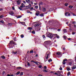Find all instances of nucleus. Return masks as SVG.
<instances>
[{
  "label": "nucleus",
  "instance_id": "nucleus-1",
  "mask_svg": "<svg viewBox=\"0 0 76 76\" xmlns=\"http://www.w3.org/2000/svg\"><path fill=\"white\" fill-rule=\"evenodd\" d=\"M54 35V34H52L50 33H48L46 34V37L50 38H52Z\"/></svg>",
  "mask_w": 76,
  "mask_h": 76
},
{
  "label": "nucleus",
  "instance_id": "nucleus-2",
  "mask_svg": "<svg viewBox=\"0 0 76 76\" xmlns=\"http://www.w3.org/2000/svg\"><path fill=\"white\" fill-rule=\"evenodd\" d=\"M50 41H45L44 43V44L45 45H47V44H49L50 43Z\"/></svg>",
  "mask_w": 76,
  "mask_h": 76
},
{
  "label": "nucleus",
  "instance_id": "nucleus-3",
  "mask_svg": "<svg viewBox=\"0 0 76 76\" xmlns=\"http://www.w3.org/2000/svg\"><path fill=\"white\" fill-rule=\"evenodd\" d=\"M20 2H21V0H18L17 1V4L19 5L20 4Z\"/></svg>",
  "mask_w": 76,
  "mask_h": 76
},
{
  "label": "nucleus",
  "instance_id": "nucleus-4",
  "mask_svg": "<svg viewBox=\"0 0 76 76\" xmlns=\"http://www.w3.org/2000/svg\"><path fill=\"white\" fill-rule=\"evenodd\" d=\"M49 53H50L49 51L46 52V55H47V57H45L46 58H48V57H49Z\"/></svg>",
  "mask_w": 76,
  "mask_h": 76
},
{
  "label": "nucleus",
  "instance_id": "nucleus-5",
  "mask_svg": "<svg viewBox=\"0 0 76 76\" xmlns=\"http://www.w3.org/2000/svg\"><path fill=\"white\" fill-rule=\"evenodd\" d=\"M69 60H70V62H69V64L70 66H72V65H73V64L72 63V59H69Z\"/></svg>",
  "mask_w": 76,
  "mask_h": 76
},
{
  "label": "nucleus",
  "instance_id": "nucleus-6",
  "mask_svg": "<svg viewBox=\"0 0 76 76\" xmlns=\"http://www.w3.org/2000/svg\"><path fill=\"white\" fill-rule=\"evenodd\" d=\"M67 60L66 59H65L63 60L62 62L63 64H66V61H67Z\"/></svg>",
  "mask_w": 76,
  "mask_h": 76
},
{
  "label": "nucleus",
  "instance_id": "nucleus-7",
  "mask_svg": "<svg viewBox=\"0 0 76 76\" xmlns=\"http://www.w3.org/2000/svg\"><path fill=\"white\" fill-rule=\"evenodd\" d=\"M10 44H15V45H16V43H15L14 42H13V40H12L11 41H10Z\"/></svg>",
  "mask_w": 76,
  "mask_h": 76
},
{
  "label": "nucleus",
  "instance_id": "nucleus-8",
  "mask_svg": "<svg viewBox=\"0 0 76 76\" xmlns=\"http://www.w3.org/2000/svg\"><path fill=\"white\" fill-rule=\"evenodd\" d=\"M70 15V13L69 12H66L65 13V16H69Z\"/></svg>",
  "mask_w": 76,
  "mask_h": 76
},
{
  "label": "nucleus",
  "instance_id": "nucleus-9",
  "mask_svg": "<svg viewBox=\"0 0 76 76\" xmlns=\"http://www.w3.org/2000/svg\"><path fill=\"white\" fill-rule=\"evenodd\" d=\"M10 15H14V12H13V11H10Z\"/></svg>",
  "mask_w": 76,
  "mask_h": 76
},
{
  "label": "nucleus",
  "instance_id": "nucleus-10",
  "mask_svg": "<svg viewBox=\"0 0 76 76\" xmlns=\"http://www.w3.org/2000/svg\"><path fill=\"white\" fill-rule=\"evenodd\" d=\"M42 10L43 12H45L46 11V9L44 7L42 8Z\"/></svg>",
  "mask_w": 76,
  "mask_h": 76
},
{
  "label": "nucleus",
  "instance_id": "nucleus-11",
  "mask_svg": "<svg viewBox=\"0 0 76 76\" xmlns=\"http://www.w3.org/2000/svg\"><path fill=\"white\" fill-rule=\"evenodd\" d=\"M56 54H57V56H59L58 57H60V56H61V53H60V52H57L56 53Z\"/></svg>",
  "mask_w": 76,
  "mask_h": 76
},
{
  "label": "nucleus",
  "instance_id": "nucleus-12",
  "mask_svg": "<svg viewBox=\"0 0 76 76\" xmlns=\"http://www.w3.org/2000/svg\"><path fill=\"white\" fill-rule=\"evenodd\" d=\"M25 6V4H23V3H22L21 4V5L20 6V7H21L22 8H23V7H24Z\"/></svg>",
  "mask_w": 76,
  "mask_h": 76
},
{
  "label": "nucleus",
  "instance_id": "nucleus-13",
  "mask_svg": "<svg viewBox=\"0 0 76 76\" xmlns=\"http://www.w3.org/2000/svg\"><path fill=\"white\" fill-rule=\"evenodd\" d=\"M20 23H21V25H25V22H20Z\"/></svg>",
  "mask_w": 76,
  "mask_h": 76
},
{
  "label": "nucleus",
  "instance_id": "nucleus-14",
  "mask_svg": "<svg viewBox=\"0 0 76 76\" xmlns=\"http://www.w3.org/2000/svg\"><path fill=\"white\" fill-rule=\"evenodd\" d=\"M54 36H56V37H57L58 38H60V37L58 36L57 34H54Z\"/></svg>",
  "mask_w": 76,
  "mask_h": 76
},
{
  "label": "nucleus",
  "instance_id": "nucleus-15",
  "mask_svg": "<svg viewBox=\"0 0 76 76\" xmlns=\"http://www.w3.org/2000/svg\"><path fill=\"white\" fill-rule=\"evenodd\" d=\"M39 26V23L36 24L34 25L35 27H36V26Z\"/></svg>",
  "mask_w": 76,
  "mask_h": 76
},
{
  "label": "nucleus",
  "instance_id": "nucleus-16",
  "mask_svg": "<svg viewBox=\"0 0 76 76\" xmlns=\"http://www.w3.org/2000/svg\"><path fill=\"white\" fill-rule=\"evenodd\" d=\"M37 12H36V16H38L39 15V12L38 11H37Z\"/></svg>",
  "mask_w": 76,
  "mask_h": 76
},
{
  "label": "nucleus",
  "instance_id": "nucleus-17",
  "mask_svg": "<svg viewBox=\"0 0 76 76\" xmlns=\"http://www.w3.org/2000/svg\"><path fill=\"white\" fill-rule=\"evenodd\" d=\"M48 58H45V60H44V61H45V62L46 61H47L48 60Z\"/></svg>",
  "mask_w": 76,
  "mask_h": 76
},
{
  "label": "nucleus",
  "instance_id": "nucleus-18",
  "mask_svg": "<svg viewBox=\"0 0 76 76\" xmlns=\"http://www.w3.org/2000/svg\"><path fill=\"white\" fill-rule=\"evenodd\" d=\"M72 69H76V66H74L72 68Z\"/></svg>",
  "mask_w": 76,
  "mask_h": 76
},
{
  "label": "nucleus",
  "instance_id": "nucleus-19",
  "mask_svg": "<svg viewBox=\"0 0 76 76\" xmlns=\"http://www.w3.org/2000/svg\"><path fill=\"white\" fill-rule=\"evenodd\" d=\"M26 1L27 3H30V2H31L30 0H26Z\"/></svg>",
  "mask_w": 76,
  "mask_h": 76
},
{
  "label": "nucleus",
  "instance_id": "nucleus-20",
  "mask_svg": "<svg viewBox=\"0 0 76 76\" xmlns=\"http://www.w3.org/2000/svg\"><path fill=\"white\" fill-rule=\"evenodd\" d=\"M28 29L29 30H30V29H32V28L31 27H28Z\"/></svg>",
  "mask_w": 76,
  "mask_h": 76
},
{
  "label": "nucleus",
  "instance_id": "nucleus-21",
  "mask_svg": "<svg viewBox=\"0 0 76 76\" xmlns=\"http://www.w3.org/2000/svg\"><path fill=\"white\" fill-rule=\"evenodd\" d=\"M67 30L64 29V30H63L64 32V33H65V32H67V30Z\"/></svg>",
  "mask_w": 76,
  "mask_h": 76
},
{
  "label": "nucleus",
  "instance_id": "nucleus-22",
  "mask_svg": "<svg viewBox=\"0 0 76 76\" xmlns=\"http://www.w3.org/2000/svg\"><path fill=\"white\" fill-rule=\"evenodd\" d=\"M57 73V75H60V71H58L56 72Z\"/></svg>",
  "mask_w": 76,
  "mask_h": 76
},
{
  "label": "nucleus",
  "instance_id": "nucleus-23",
  "mask_svg": "<svg viewBox=\"0 0 76 76\" xmlns=\"http://www.w3.org/2000/svg\"><path fill=\"white\" fill-rule=\"evenodd\" d=\"M39 15L40 16H41V17H42L44 16V14L43 13L41 14H40Z\"/></svg>",
  "mask_w": 76,
  "mask_h": 76
},
{
  "label": "nucleus",
  "instance_id": "nucleus-24",
  "mask_svg": "<svg viewBox=\"0 0 76 76\" xmlns=\"http://www.w3.org/2000/svg\"><path fill=\"white\" fill-rule=\"evenodd\" d=\"M31 7V4H29L28 6H27V7H28L29 9V8H30V7Z\"/></svg>",
  "mask_w": 76,
  "mask_h": 76
},
{
  "label": "nucleus",
  "instance_id": "nucleus-25",
  "mask_svg": "<svg viewBox=\"0 0 76 76\" xmlns=\"http://www.w3.org/2000/svg\"><path fill=\"white\" fill-rule=\"evenodd\" d=\"M1 58H3V59H5V57L4 56H1Z\"/></svg>",
  "mask_w": 76,
  "mask_h": 76
},
{
  "label": "nucleus",
  "instance_id": "nucleus-26",
  "mask_svg": "<svg viewBox=\"0 0 76 76\" xmlns=\"http://www.w3.org/2000/svg\"><path fill=\"white\" fill-rule=\"evenodd\" d=\"M70 75V72H68L67 74V75L68 76H69Z\"/></svg>",
  "mask_w": 76,
  "mask_h": 76
},
{
  "label": "nucleus",
  "instance_id": "nucleus-27",
  "mask_svg": "<svg viewBox=\"0 0 76 76\" xmlns=\"http://www.w3.org/2000/svg\"><path fill=\"white\" fill-rule=\"evenodd\" d=\"M17 69H22V67H17Z\"/></svg>",
  "mask_w": 76,
  "mask_h": 76
},
{
  "label": "nucleus",
  "instance_id": "nucleus-28",
  "mask_svg": "<svg viewBox=\"0 0 76 76\" xmlns=\"http://www.w3.org/2000/svg\"><path fill=\"white\" fill-rule=\"evenodd\" d=\"M41 4H42V2H40L39 3V6H40Z\"/></svg>",
  "mask_w": 76,
  "mask_h": 76
},
{
  "label": "nucleus",
  "instance_id": "nucleus-29",
  "mask_svg": "<svg viewBox=\"0 0 76 76\" xmlns=\"http://www.w3.org/2000/svg\"><path fill=\"white\" fill-rule=\"evenodd\" d=\"M30 53L33 54V53H34V51H33V50H31L30 52Z\"/></svg>",
  "mask_w": 76,
  "mask_h": 76
},
{
  "label": "nucleus",
  "instance_id": "nucleus-30",
  "mask_svg": "<svg viewBox=\"0 0 76 76\" xmlns=\"http://www.w3.org/2000/svg\"><path fill=\"white\" fill-rule=\"evenodd\" d=\"M22 7H21L20 6V7H18V9H20V10H22Z\"/></svg>",
  "mask_w": 76,
  "mask_h": 76
},
{
  "label": "nucleus",
  "instance_id": "nucleus-31",
  "mask_svg": "<svg viewBox=\"0 0 76 76\" xmlns=\"http://www.w3.org/2000/svg\"><path fill=\"white\" fill-rule=\"evenodd\" d=\"M12 53H13V54H16V53H17V51H16L15 52H12Z\"/></svg>",
  "mask_w": 76,
  "mask_h": 76
},
{
  "label": "nucleus",
  "instance_id": "nucleus-32",
  "mask_svg": "<svg viewBox=\"0 0 76 76\" xmlns=\"http://www.w3.org/2000/svg\"><path fill=\"white\" fill-rule=\"evenodd\" d=\"M12 24V23H9L8 24V25H10V26H12V25H13L12 24Z\"/></svg>",
  "mask_w": 76,
  "mask_h": 76
},
{
  "label": "nucleus",
  "instance_id": "nucleus-33",
  "mask_svg": "<svg viewBox=\"0 0 76 76\" xmlns=\"http://www.w3.org/2000/svg\"><path fill=\"white\" fill-rule=\"evenodd\" d=\"M20 37H21L22 38H23V37H24V35H23V34H21L20 35Z\"/></svg>",
  "mask_w": 76,
  "mask_h": 76
},
{
  "label": "nucleus",
  "instance_id": "nucleus-34",
  "mask_svg": "<svg viewBox=\"0 0 76 76\" xmlns=\"http://www.w3.org/2000/svg\"><path fill=\"white\" fill-rule=\"evenodd\" d=\"M35 9H37L38 8V6L37 5L35 7Z\"/></svg>",
  "mask_w": 76,
  "mask_h": 76
},
{
  "label": "nucleus",
  "instance_id": "nucleus-35",
  "mask_svg": "<svg viewBox=\"0 0 76 76\" xmlns=\"http://www.w3.org/2000/svg\"><path fill=\"white\" fill-rule=\"evenodd\" d=\"M68 5L69 4L67 3H66L65 4V6H68Z\"/></svg>",
  "mask_w": 76,
  "mask_h": 76
},
{
  "label": "nucleus",
  "instance_id": "nucleus-36",
  "mask_svg": "<svg viewBox=\"0 0 76 76\" xmlns=\"http://www.w3.org/2000/svg\"><path fill=\"white\" fill-rule=\"evenodd\" d=\"M4 18V15H2L0 16V18Z\"/></svg>",
  "mask_w": 76,
  "mask_h": 76
},
{
  "label": "nucleus",
  "instance_id": "nucleus-37",
  "mask_svg": "<svg viewBox=\"0 0 76 76\" xmlns=\"http://www.w3.org/2000/svg\"><path fill=\"white\" fill-rule=\"evenodd\" d=\"M34 63H35V64H38V62L34 61Z\"/></svg>",
  "mask_w": 76,
  "mask_h": 76
},
{
  "label": "nucleus",
  "instance_id": "nucleus-38",
  "mask_svg": "<svg viewBox=\"0 0 76 76\" xmlns=\"http://www.w3.org/2000/svg\"><path fill=\"white\" fill-rule=\"evenodd\" d=\"M31 33H32V34H35V31H33Z\"/></svg>",
  "mask_w": 76,
  "mask_h": 76
},
{
  "label": "nucleus",
  "instance_id": "nucleus-39",
  "mask_svg": "<svg viewBox=\"0 0 76 76\" xmlns=\"http://www.w3.org/2000/svg\"><path fill=\"white\" fill-rule=\"evenodd\" d=\"M73 6H70L69 7V8H70V9H72V8H73Z\"/></svg>",
  "mask_w": 76,
  "mask_h": 76
},
{
  "label": "nucleus",
  "instance_id": "nucleus-40",
  "mask_svg": "<svg viewBox=\"0 0 76 76\" xmlns=\"http://www.w3.org/2000/svg\"><path fill=\"white\" fill-rule=\"evenodd\" d=\"M48 61V62H49V63H50L52 61V60H51V59L49 60Z\"/></svg>",
  "mask_w": 76,
  "mask_h": 76
},
{
  "label": "nucleus",
  "instance_id": "nucleus-41",
  "mask_svg": "<svg viewBox=\"0 0 76 76\" xmlns=\"http://www.w3.org/2000/svg\"><path fill=\"white\" fill-rule=\"evenodd\" d=\"M42 37H43L44 39H45V36L44 35H43L42 36Z\"/></svg>",
  "mask_w": 76,
  "mask_h": 76
},
{
  "label": "nucleus",
  "instance_id": "nucleus-42",
  "mask_svg": "<svg viewBox=\"0 0 76 76\" xmlns=\"http://www.w3.org/2000/svg\"><path fill=\"white\" fill-rule=\"evenodd\" d=\"M20 73V72H18L17 73H16V75H19Z\"/></svg>",
  "mask_w": 76,
  "mask_h": 76
},
{
  "label": "nucleus",
  "instance_id": "nucleus-43",
  "mask_svg": "<svg viewBox=\"0 0 76 76\" xmlns=\"http://www.w3.org/2000/svg\"><path fill=\"white\" fill-rule=\"evenodd\" d=\"M12 10H15V7H12Z\"/></svg>",
  "mask_w": 76,
  "mask_h": 76
},
{
  "label": "nucleus",
  "instance_id": "nucleus-44",
  "mask_svg": "<svg viewBox=\"0 0 76 76\" xmlns=\"http://www.w3.org/2000/svg\"><path fill=\"white\" fill-rule=\"evenodd\" d=\"M32 9H34V7H31L30 8V10H32Z\"/></svg>",
  "mask_w": 76,
  "mask_h": 76
},
{
  "label": "nucleus",
  "instance_id": "nucleus-45",
  "mask_svg": "<svg viewBox=\"0 0 76 76\" xmlns=\"http://www.w3.org/2000/svg\"><path fill=\"white\" fill-rule=\"evenodd\" d=\"M0 22L2 23H4V21L3 20H1L0 21Z\"/></svg>",
  "mask_w": 76,
  "mask_h": 76
},
{
  "label": "nucleus",
  "instance_id": "nucleus-46",
  "mask_svg": "<svg viewBox=\"0 0 76 76\" xmlns=\"http://www.w3.org/2000/svg\"><path fill=\"white\" fill-rule=\"evenodd\" d=\"M43 72H47V71H46V70L44 69L43 70Z\"/></svg>",
  "mask_w": 76,
  "mask_h": 76
},
{
  "label": "nucleus",
  "instance_id": "nucleus-47",
  "mask_svg": "<svg viewBox=\"0 0 76 76\" xmlns=\"http://www.w3.org/2000/svg\"><path fill=\"white\" fill-rule=\"evenodd\" d=\"M47 69V66H44V69Z\"/></svg>",
  "mask_w": 76,
  "mask_h": 76
},
{
  "label": "nucleus",
  "instance_id": "nucleus-48",
  "mask_svg": "<svg viewBox=\"0 0 76 76\" xmlns=\"http://www.w3.org/2000/svg\"><path fill=\"white\" fill-rule=\"evenodd\" d=\"M72 35H75V32H72Z\"/></svg>",
  "mask_w": 76,
  "mask_h": 76
},
{
  "label": "nucleus",
  "instance_id": "nucleus-49",
  "mask_svg": "<svg viewBox=\"0 0 76 76\" xmlns=\"http://www.w3.org/2000/svg\"><path fill=\"white\" fill-rule=\"evenodd\" d=\"M67 70H68V71H69V70H70V68H67Z\"/></svg>",
  "mask_w": 76,
  "mask_h": 76
},
{
  "label": "nucleus",
  "instance_id": "nucleus-50",
  "mask_svg": "<svg viewBox=\"0 0 76 76\" xmlns=\"http://www.w3.org/2000/svg\"><path fill=\"white\" fill-rule=\"evenodd\" d=\"M20 75H23V72H21V73L20 74Z\"/></svg>",
  "mask_w": 76,
  "mask_h": 76
},
{
  "label": "nucleus",
  "instance_id": "nucleus-51",
  "mask_svg": "<svg viewBox=\"0 0 76 76\" xmlns=\"http://www.w3.org/2000/svg\"><path fill=\"white\" fill-rule=\"evenodd\" d=\"M39 68H41L42 67V66L41 65H39Z\"/></svg>",
  "mask_w": 76,
  "mask_h": 76
},
{
  "label": "nucleus",
  "instance_id": "nucleus-52",
  "mask_svg": "<svg viewBox=\"0 0 76 76\" xmlns=\"http://www.w3.org/2000/svg\"><path fill=\"white\" fill-rule=\"evenodd\" d=\"M64 39H66L67 37L66 36H64Z\"/></svg>",
  "mask_w": 76,
  "mask_h": 76
},
{
  "label": "nucleus",
  "instance_id": "nucleus-53",
  "mask_svg": "<svg viewBox=\"0 0 76 76\" xmlns=\"http://www.w3.org/2000/svg\"><path fill=\"white\" fill-rule=\"evenodd\" d=\"M59 69L60 70H62L63 69H62V67H61Z\"/></svg>",
  "mask_w": 76,
  "mask_h": 76
},
{
  "label": "nucleus",
  "instance_id": "nucleus-54",
  "mask_svg": "<svg viewBox=\"0 0 76 76\" xmlns=\"http://www.w3.org/2000/svg\"><path fill=\"white\" fill-rule=\"evenodd\" d=\"M27 64L28 66H30V64L29 63H28Z\"/></svg>",
  "mask_w": 76,
  "mask_h": 76
},
{
  "label": "nucleus",
  "instance_id": "nucleus-55",
  "mask_svg": "<svg viewBox=\"0 0 76 76\" xmlns=\"http://www.w3.org/2000/svg\"><path fill=\"white\" fill-rule=\"evenodd\" d=\"M23 3H24V4H26V2H25V1H23Z\"/></svg>",
  "mask_w": 76,
  "mask_h": 76
},
{
  "label": "nucleus",
  "instance_id": "nucleus-56",
  "mask_svg": "<svg viewBox=\"0 0 76 76\" xmlns=\"http://www.w3.org/2000/svg\"><path fill=\"white\" fill-rule=\"evenodd\" d=\"M57 31H60V29H58Z\"/></svg>",
  "mask_w": 76,
  "mask_h": 76
},
{
  "label": "nucleus",
  "instance_id": "nucleus-57",
  "mask_svg": "<svg viewBox=\"0 0 76 76\" xmlns=\"http://www.w3.org/2000/svg\"><path fill=\"white\" fill-rule=\"evenodd\" d=\"M39 10H41V6H40V5H39Z\"/></svg>",
  "mask_w": 76,
  "mask_h": 76
},
{
  "label": "nucleus",
  "instance_id": "nucleus-58",
  "mask_svg": "<svg viewBox=\"0 0 76 76\" xmlns=\"http://www.w3.org/2000/svg\"><path fill=\"white\" fill-rule=\"evenodd\" d=\"M70 39H70V38H69L68 39V40L69 41H70Z\"/></svg>",
  "mask_w": 76,
  "mask_h": 76
},
{
  "label": "nucleus",
  "instance_id": "nucleus-59",
  "mask_svg": "<svg viewBox=\"0 0 76 76\" xmlns=\"http://www.w3.org/2000/svg\"><path fill=\"white\" fill-rule=\"evenodd\" d=\"M18 18H21V16H18Z\"/></svg>",
  "mask_w": 76,
  "mask_h": 76
},
{
  "label": "nucleus",
  "instance_id": "nucleus-60",
  "mask_svg": "<svg viewBox=\"0 0 76 76\" xmlns=\"http://www.w3.org/2000/svg\"><path fill=\"white\" fill-rule=\"evenodd\" d=\"M27 13H30V11H27Z\"/></svg>",
  "mask_w": 76,
  "mask_h": 76
},
{
  "label": "nucleus",
  "instance_id": "nucleus-61",
  "mask_svg": "<svg viewBox=\"0 0 76 76\" xmlns=\"http://www.w3.org/2000/svg\"><path fill=\"white\" fill-rule=\"evenodd\" d=\"M72 15L73 16H76V15H75V14H73V13H72Z\"/></svg>",
  "mask_w": 76,
  "mask_h": 76
},
{
  "label": "nucleus",
  "instance_id": "nucleus-62",
  "mask_svg": "<svg viewBox=\"0 0 76 76\" xmlns=\"http://www.w3.org/2000/svg\"><path fill=\"white\" fill-rule=\"evenodd\" d=\"M34 5H37V3H34Z\"/></svg>",
  "mask_w": 76,
  "mask_h": 76
},
{
  "label": "nucleus",
  "instance_id": "nucleus-63",
  "mask_svg": "<svg viewBox=\"0 0 76 76\" xmlns=\"http://www.w3.org/2000/svg\"><path fill=\"white\" fill-rule=\"evenodd\" d=\"M36 57H38V54H36V56H35Z\"/></svg>",
  "mask_w": 76,
  "mask_h": 76
},
{
  "label": "nucleus",
  "instance_id": "nucleus-64",
  "mask_svg": "<svg viewBox=\"0 0 76 76\" xmlns=\"http://www.w3.org/2000/svg\"><path fill=\"white\" fill-rule=\"evenodd\" d=\"M75 61H76V56H75Z\"/></svg>",
  "mask_w": 76,
  "mask_h": 76
}]
</instances>
